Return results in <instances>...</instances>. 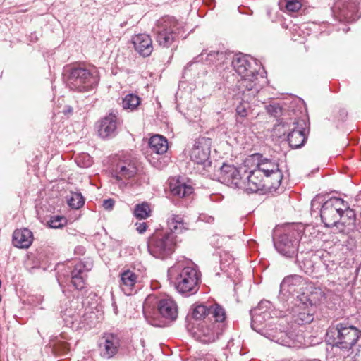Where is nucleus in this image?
Here are the masks:
<instances>
[{
  "label": "nucleus",
  "mask_w": 361,
  "mask_h": 361,
  "mask_svg": "<svg viewBox=\"0 0 361 361\" xmlns=\"http://www.w3.org/2000/svg\"><path fill=\"white\" fill-rule=\"evenodd\" d=\"M267 305H269L268 301H261L256 307L250 310L252 329L281 345L295 348L305 346V340L302 331L280 330L274 332H262L259 326L270 316L267 311Z\"/></svg>",
  "instance_id": "1"
},
{
  "label": "nucleus",
  "mask_w": 361,
  "mask_h": 361,
  "mask_svg": "<svg viewBox=\"0 0 361 361\" xmlns=\"http://www.w3.org/2000/svg\"><path fill=\"white\" fill-rule=\"evenodd\" d=\"M201 274L193 262L185 259L178 260L168 269V279L178 293L190 296L196 293L201 282Z\"/></svg>",
  "instance_id": "2"
},
{
  "label": "nucleus",
  "mask_w": 361,
  "mask_h": 361,
  "mask_svg": "<svg viewBox=\"0 0 361 361\" xmlns=\"http://www.w3.org/2000/svg\"><path fill=\"white\" fill-rule=\"evenodd\" d=\"M255 61L247 55L239 54L232 60V66L235 72L241 77L238 80L237 87L240 92L249 91V95H257L262 87L261 82L264 80L263 75L259 76L256 69H253L252 63Z\"/></svg>",
  "instance_id": "3"
},
{
  "label": "nucleus",
  "mask_w": 361,
  "mask_h": 361,
  "mask_svg": "<svg viewBox=\"0 0 361 361\" xmlns=\"http://www.w3.org/2000/svg\"><path fill=\"white\" fill-rule=\"evenodd\" d=\"M67 85L76 92H87L95 89L99 81L95 66H74L66 71Z\"/></svg>",
  "instance_id": "4"
},
{
  "label": "nucleus",
  "mask_w": 361,
  "mask_h": 361,
  "mask_svg": "<svg viewBox=\"0 0 361 361\" xmlns=\"http://www.w3.org/2000/svg\"><path fill=\"white\" fill-rule=\"evenodd\" d=\"M176 235L167 231H156L148 238L147 250L155 258L164 259L175 251Z\"/></svg>",
  "instance_id": "5"
},
{
  "label": "nucleus",
  "mask_w": 361,
  "mask_h": 361,
  "mask_svg": "<svg viewBox=\"0 0 361 361\" xmlns=\"http://www.w3.org/2000/svg\"><path fill=\"white\" fill-rule=\"evenodd\" d=\"M360 331L345 323H338L330 326L326 331V338L334 346L350 350L357 341Z\"/></svg>",
  "instance_id": "6"
},
{
  "label": "nucleus",
  "mask_w": 361,
  "mask_h": 361,
  "mask_svg": "<svg viewBox=\"0 0 361 361\" xmlns=\"http://www.w3.org/2000/svg\"><path fill=\"white\" fill-rule=\"evenodd\" d=\"M303 231V226L300 224H293L286 227L283 233L274 239L276 250L284 257L289 258L295 257L298 253L299 242Z\"/></svg>",
  "instance_id": "7"
},
{
  "label": "nucleus",
  "mask_w": 361,
  "mask_h": 361,
  "mask_svg": "<svg viewBox=\"0 0 361 361\" xmlns=\"http://www.w3.org/2000/svg\"><path fill=\"white\" fill-rule=\"evenodd\" d=\"M157 305V312L164 319L173 321L178 316V307L174 300L170 298H164L157 301L154 295H149L143 303V314L147 320L152 325L157 326V324L150 321L153 314L155 313V305Z\"/></svg>",
  "instance_id": "8"
},
{
  "label": "nucleus",
  "mask_w": 361,
  "mask_h": 361,
  "mask_svg": "<svg viewBox=\"0 0 361 361\" xmlns=\"http://www.w3.org/2000/svg\"><path fill=\"white\" fill-rule=\"evenodd\" d=\"M304 121L300 119L298 116H293L290 121L283 118L279 124L275 125V129L278 131L283 130V133L287 135V140L293 149H298L302 147L307 140L305 129L303 127Z\"/></svg>",
  "instance_id": "9"
},
{
  "label": "nucleus",
  "mask_w": 361,
  "mask_h": 361,
  "mask_svg": "<svg viewBox=\"0 0 361 361\" xmlns=\"http://www.w3.org/2000/svg\"><path fill=\"white\" fill-rule=\"evenodd\" d=\"M181 27V24L173 17L161 18L153 28L156 42L162 47H169L177 38Z\"/></svg>",
  "instance_id": "10"
},
{
  "label": "nucleus",
  "mask_w": 361,
  "mask_h": 361,
  "mask_svg": "<svg viewBox=\"0 0 361 361\" xmlns=\"http://www.w3.org/2000/svg\"><path fill=\"white\" fill-rule=\"evenodd\" d=\"M348 208V204L341 198L331 197L322 206L320 216L326 227L336 226L343 212Z\"/></svg>",
  "instance_id": "11"
},
{
  "label": "nucleus",
  "mask_w": 361,
  "mask_h": 361,
  "mask_svg": "<svg viewBox=\"0 0 361 361\" xmlns=\"http://www.w3.org/2000/svg\"><path fill=\"white\" fill-rule=\"evenodd\" d=\"M61 317L66 326L75 329H82L86 326L91 327L97 319L94 312L87 308L76 311L72 306L61 312Z\"/></svg>",
  "instance_id": "12"
},
{
  "label": "nucleus",
  "mask_w": 361,
  "mask_h": 361,
  "mask_svg": "<svg viewBox=\"0 0 361 361\" xmlns=\"http://www.w3.org/2000/svg\"><path fill=\"white\" fill-rule=\"evenodd\" d=\"M224 322H216L214 319L202 320L195 328L193 334L202 343L214 342L223 333Z\"/></svg>",
  "instance_id": "13"
},
{
  "label": "nucleus",
  "mask_w": 361,
  "mask_h": 361,
  "mask_svg": "<svg viewBox=\"0 0 361 361\" xmlns=\"http://www.w3.org/2000/svg\"><path fill=\"white\" fill-rule=\"evenodd\" d=\"M336 18L341 22L352 23L360 17L357 5L353 0H339L332 8Z\"/></svg>",
  "instance_id": "14"
},
{
  "label": "nucleus",
  "mask_w": 361,
  "mask_h": 361,
  "mask_svg": "<svg viewBox=\"0 0 361 361\" xmlns=\"http://www.w3.org/2000/svg\"><path fill=\"white\" fill-rule=\"evenodd\" d=\"M212 140L207 137H199L195 140L192 149L191 160L197 165H202L204 169L211 166L209 160Z\"/></svg>",
  "instance_id": "15"
},
{
  "label": "nucleus",
  "mask_w": 361,
  "mask_h": 361,
  "mask_svg": "<svg viewBox=\"0 0 361 361\" xmlns=\"http://www.w3.org/2000/svg\"><path fill=\"white\" fill-rule=\"evenodd\" d=\"M255 170L259 171L261 175L263 173L266 178H271V187L273 189L280 186L283 176L276 161L267 158L261 159Z\"/></svg>",
  "instance_id": "16"
},
{
  "label": "nucleus",
  "mask_w": 361,
  "mask_h": 361,
  "mask_svg": "<svg viewBox=\"0 0 361 361\" xmlns=\"http://www.w3.org/2000/svg\"><path fill=\"white\" fill-rule=\"evenodd\" d=\"M243 177L242 169H238L233 165L224 164L220 168L219 180L233 188L240 189L245 187Z\"/></svg>",
  "instance_id": "17"
},
{
  "label": "nucleus",
  "mask_w": 361,
  "mask_h": 361,
  "mask_svg": "<svg viewBox=\"0 0 361 361\" xmlns=\"http://www.w3.org/2000/svg\"><path fill=\"white\" fill-rule=\"evenodd\" d=\"M192 316L195 319H214L216 322L225 321V310L218 304L207 307L204 305H196L192 308Z\"/></svg>",
  "instance_id": "18"
},
{
  "label": "nucleus",
  "mask_w": 361,
  "mask_h": 361,
  "mask_svg": "<svg viewBox=\"0 0 361 361\" xmlns=\"http://www.w3.org/2000/svg\"><path fill=\"white\" fill-rule=\"evenodd\" d=\"M92 267L93 262L90 259L75 264L71 271V283L77 290H82L85 288L87 273Z\"/></svg>",
  "instance_id": "19"
},
{
  "label": "nucleus",
  "mask_w": 361,
  "mask_h": 361,
  "mask_svg": "<svg viewBox=\"0 0 361 361\" xmlns=\"http://www.w3.org/2000/svg\"><path fill=\"white\" fill-rule=\"evenodd\" d=\"M121 343L118 335L113 333H105L99 343L102 356L106 358L113 357L118 352Z\"/></svg>",
  "instance_id": "20"
},
{
  "label": "nucleus",
  "mask_w": 361,
  "mask_h": 361,
  "mask_svg": "<svg viewBox=\"0 0 361 361\" xmlns=\"http://www.w3.org/2000/svg\"><path fill=\"white\" fill-rule=\"evenodd\" d=\"M119 118L117 114L111 112L101 121L98 129V134L102 138H111L116 136Z\"/></svg>",
  "instance_id": "21"
},
{
  "label": "nucleus",
  "mask_w": 361,
  "mask_h": 361,
  "mask_svg": "<svg viewBox=\"0 0 361 361\" xmlns=\"http://www.w3.org/2000/svg\"><path fill=\"white\" fill-rule=\"evenodd\" d=\"M259 171L252 170L247 172L244 170L243 182L245 187L240 189L247 192H257L265 187L264 181L261 178Z\"/></svg>",
  "instance_id": "22"
},
{
  "label": "nucleus",
  "mask_w": 361,
  "mask_h": 361,
  "mask_svg": "<svg viewBox=\"0 0 361 361\" xmlns=\"http://www.w3.org/2000/svg\"><path fill=\"white\" fill-rule=\"evenodd\" d=\"M132 43L135 50L144 57L149 56L153 51L151 37L145 33L135 35L132 37Z\"/></svg>",
  "instance_id": "23"
},
{
  "label": "nucleus",
  "mask_w": 361,
  "mask_h": 361,
  "mask_svg": "<svg viewBox=\"0 0 361 361\" xmlns=\"http://www.w3.org/2000/svg\"><path fill=\"white\" fill-rule=\"evenodd\" d=\"M137 167L132 162H120L113 171L112 175L116 180L126 185V180L134 177L137 173Z\"/></svg>",
  "instance_id": "24"
},
{
  "label": "nucleus",
  "mask_w": 361,
  "mask_h": 361,
  "mask_svg": "<svg viewBox=\"0 0 361 361\" xmlns=\"http://www.w3.org/2000/svg\"><path fill=\"white\" fill-rule=\"evenodd\" d=\"M230 54L224 51H211L207 52L203 51L197 58L195 62L205 61L209 64H214L216 66L226 63L230 61Z\"/></svg>",
  "instance_id": "25"
},
{
  "label": "nucleus",
  "mask_w": 361,
  "mask_h": 361,
  "mask_svg": "<svg viewBox=\"0 0 361 361\" xmlns=\"http://www.w3.org/2000/svg\"><path fill=\"white\" fill-rule=\"evenodd\" d=\"M169 190L172 196L178 198H186L193 193V188L190 185L176 178L169 180Z\"/></svg>",
  "instance_id": "26"
},
{
  "label": "nucleus",
  "mask_w": 361,
  "mask_h": 361,
  "mask_svg": "<svg viewBox=\"0 0 361 361\" xmlns=\"http://www.w3.org/2000/svg\"><path fill=\"white\" fill-rule=\"evenodd\" d=\"M305 284L304 278L299 275H290L285 277L281 283V291H286L290 293H298L301 286Z\"/></svg>",
  "instance_id": "27"
},
{
  "label": "nucleus",
  "mask_w": 361,
  "mask_h": 361,
  "mask_svg": "<svg viewBox=\"0 0 361 361\" xmlns=\"http://www.w3.org/2000/svg\"><path fill=\"white\" fill-rule=\"evenodd\" d=\"M120 287L126 295H130L134 291L137 281V275L130 270H126L120 274Z\"/></svg>",
  "instance_id": "28"
},
{
  "label": "nucleus",
  "mask_w": 361,
  "mask_h": 361,
  "mask_svg": "<svg viewBox=\"0 0 361 361\" xmlns=\"http://www.w3.org/2000/svg\"><path fill=\"white\" fill-rule=\"evenodd\" d=\"M33 240L32 233L27 228L17 229L13 234V244L19 248H28Z\"/></svg>",
  "instance_id": "29"
},
{
  "label": "nucleus",
  "mask_w": 361,
  "mask_h": 361,
  "mask_svg": "<svg viewBox=\"0 0 361 361\" xmlns=\"http://www.w3.org/2000/svg\"><path fill=\"white\" fill-rule=\"evenodd\" d=\"M248 92L249 91H245L243 92L239 91V92L241 93L243 97L242 101L237 105L235 109L236 115L238 116V118H236V122L238 123H242L243 121H240V118H244L248 115L251 109L249 101L256 96H250Z\"/></svg>",
  "instance_id": "30"
},
{
  "label": "nucleus",
  "mask_w": 361,
  "mask_h": 361,
  "mask_svg": "<svg viewBox=\"0 0 361 361\" xmlns=\"http://www.w3.org/2000/svg\"><path fill=\"white\" fill-rule=\"evenodd\" d=\"M307 304L305 302H300L299 304L296 305L295 310V313H296V314L294 315V320L298 325L309 324L314 319L313 314L310 313L309 310H307Z\"/></svg>",
  "instance_id": "31"
},
{
  "label": "nucleus",
  "mask_w": 361,
  "mask_h": 361,
  "mask_svg": "<svg viewBox=\"0 0 361 361\" xmlns=\"http://www.w3.org/2000/svg\"><path fill=\"white\" fill-rule=\"evenodd\" d=\"M149 146L152 152L162 154L168 149V141L162 135H155L149 139Z\"/></svg>",
  "instance_id": "32"
},
{
  "label": "nucleus",
  "mask_w": 361,
  "mask_h": 361,
  "mask_svg": "<svg viewBox=\"0 0 361 361\" xmlns=\"http://www.w3.org/2000/svg\"><path fill=\"white\" fill-rule=\"evenodd\" d=\"M186 226L180 215L171 214L167 219L168 231L172 232L174 235L187 229Z\"/></svg>",
  "instance_id": "33"
},
{
  "label": "nucleus",
  "mask_w": 361,
  "mask_h": 361,
  "mask_svg": "<svg viewBox=\"0 0 361 361\" xmlns=\"http://www.w3.org/2000/svg\"><path fill=\"white\" fill-rule=\"evenodd\" d=\"M266 109L270 115L274 117L282 116V117L279 119L277 124L280 123L283 118H286L287 121H290V118H293V116H296L295 113L292 111H289L287 113H283L282 108L279 106V104L276 103L267 105L266 106Z\"/></svg>",
  "instance_id": "34"
},
{
  "label": "nucleus",
  "mask_w": 361,
  "mask_h": 361,
  "mask_svg": "<svg viewBox=\"0 0 361 361\" xmlns=\"http://www.w3.org/2000/svg\"><path fill=\"white\" fill-rule=\"evenodd\" d=\"M141 99L136 94L130 93L126 95L122 99V106L123 109L134 111L140 105Z\"/></svg>",
  "instance_id": "35"
},
{
  "label": "nucleus",
  "mask_w": 361,
  "mask_h": 361,
  "mask_svg": "<svg viewBox=\"0 0 361 361\" xmlns=\"http://www.w3.org/2000/svg\"><path fill=\"white\" fill-rule=\"evenodd\" d=\"M150 212L148 203L142 202L135 205L133 214L137 219H145L150 216Z\"/></svg>",
  "instance_id": "36"
},
{
  "label": "nucleus",
  "mask_w": 361,
  "mask_h": 361,
  "mask_svg": "<svg viewBox=\"0 0 361 361\" xmlns=\"http://www.w3.org/2000/svg\"><path fill=\"white\" fill-rule=\"evenodd\" d=\"M70 207L78 209L85 204V199L80 192H72L71 197L68 200Z\"/></svg>",
  "instance_id": "37"
},
{
  "label": "nucleus",
  "mask_w": 361,
  "mask_h": 361,
  "mask_svg": "<svg viewBox=\"0 0 361 361\" xmlns=\"http://www.w3.org/2000/svg\"><path fill=\"white\" fill-rule=\"evenodd\" d=\"M48 226L52 228H61L67 224V220L61 216H53L47 222Z\"/></svg>",
  "instance_id": "38"
},
{
  "label": "nucleus",
  "mask_w": 361,
  "mask_h": 361,
  "mask_svg": "<svg viewBox=\"0 0 361 361\" xmlns=\"http://www.w3.org/2000/svg\"><path fill=\"white\" fill-rule=\"evenodd\" d=\"M300 268L307 274H312L314 271V263L310 258H305L299 262Z\"/></svg>",
  "instance_id": "39"
},
{
  "label": "nucleus",
  "mask_w": 361,
  "mask_h": 361,
  "mask_svg": "<svg viewBox=\"0 0 361 361\" xmlns=\"http://www.w3.org/2000/svg\"><path fill=\"white\" fill-rule=\"evenodd\" d=\"M75 161L78 166L82 168H87L90 166L92 164V160L91 157L87 154L80 155L78 157L76 158Z\"/></svg>",
  "instance_id": "40"
},
{
  "label": "nucleus",
  "mask_w": 361,
  "mask_h": 361,
  "mask_svg": "<svg viewBox=\"0 0 361 361\" xmlns=\"http://www.w3.org/2000/svg\"><path fill=\"white\" fill-rule=\"evenodd\" d=\"M286 8L288 11L295 12L301 8V3L298 0H285Z\"/></svg>",
  "instance_id": "41"
},
{
  "label": "nucleus",
  "mask_w": 361,
  "mask_h": 361,
  "mask_svg": "<svg viewBox=\"0 0 361 361\" xmlns=\"http://www.w3.org/2000/svg\"><path fill=\"white\" fill-rule=\"evenodd\" d=\"M114 200L113 199H107V200H104L103 201V204H102V206L103 207L106 209V210H111L113 209L114 206Z\"/></svg>",
  "instance_id": "42"
},
{
  "label": "nucleus",
  "mask_w": 361,
  "mask_h": 361,
  "mask_svg": "<svg viewBox=\"0 0 361 361\" xmlns=\"http://www.w3.org/2000/svg\"><path fill=\"white\" fill-rule=\"evenodd\" d=\"M136 230L139 233H145L147 229V224L146 222H142V223H136L135 224Z\"/></svg>",
  "instance_id": "43"
},
{
  "label": "nucleus",
  "mask_w": 361,
  "mask_h": 361,
  "mask_svg": "<svg viewBox=\"0 0 361 361\" xmlns=\"http://www.w3.org/2000/svg\"><path fill=\"white\" fill-rule=\"evenodd\" d=\"M233 262V259L231 257H229L228 264H226V261H225L224 259L222 258L221 259V269L224 270L227 267H228L230 265L231 262Z\"/></svg>",
  "instance_id": "44"
},
{
  "label": "nucleus",
  "mask_w": 361,
  "mask_h": 361,
  "mask_svg": "<svg viewBox=\"0 0 361 361\" xmlns=\"http://www.w3.org/2000/svg\"><path fill=\"white\" fill-rule=\"evenodd\" d=\"M200 218L202 219V221H207L209 224H212L214 221V218L213 216H202Z\"/></svg>",
  "instance_id": "45"
},
{
  "label": "nucleus",
  "mask_w": 361,
  "mask_h": 361,
  "mask_svg": "<svg viewBox=\"0 0 361 361\" xmlns=\"http://www.w3.org/2000/svg\"><path fill=\"white\" fill-rule=\"evenodd\" d=\"M73 113V108L69 106H65L64 109H63V114L65 115H68V114H71Z\"/></svg>",
  "instance_id": "46"
},
{
  "label": "nucleus",
  "mask_w": 361,
  "mask_h": 361,
  "mask_svg": "<svg viewBox=\"0 0 361 361\" xmlns=\"http://www.w3.org/2000/svg\"><path fill=\"white\" fill-rule=\"evenodd\" d=\"M77 249L79 250V252H81V251H82L83 247H78Z\"/></svg>",
  "instance_id": "47"
},
{
  "label": "nucleus",
  "mask_w": 361,
  "mask_h": 361,
  "mask_svg": "<svg viewBox=\"0 0 361 361\" xmlns=\"http://www.w3.org/2000/svg\"><path fill=\"white\" fill-rule=\"evenodd\" d=\"M316 201H317V199H316V198L312 201V206L314 204V203H315V202H316Z\"/></svg>",
  "instance_id": "48"
},
{
  "label": "nucleus",
  "mask_w": 361,
  "mask_h": 361,
  "mask_svg": "<svg viewBox=\"0 0 361 361\" xmlns=\"http://www.w3.org/2000/svg\"><path fill=\"white\" fill-rule=\"evenodd\" d=\"M192 62L188 63V66H191V65H192Z\"/></svg>",
  "instance_id": "49"
},
{
  "label": "nucleus",
  "mask_w": 361,
  "mask_h": 361,
  "mask_svg": "<svg viewBox=\"0 0 361 361\" xmlns=\"http://www.w3.org/2000/svg\"><path fill=\"white\" fill-rule=\"evenodd\" d=\"M267 183H269V180H267ZM270 183H271V180H270ZM271 188H272L271 186H270Z\"/></svg>",
  "instance_id": "50"
}]
</instances>
